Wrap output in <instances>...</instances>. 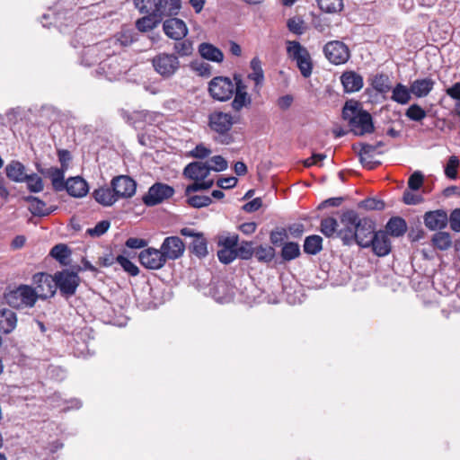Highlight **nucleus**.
<instances>
[{"label":"nucleus","mask_w":460,"mask_h":460,"mask_svg":"<svg viewBox=\"0 0 460 460\" xmlns=\"http://www.w3.org/2000/svg\"><path fill=\"white\" fill-rule=\"evenodd\" d=\"M342 119L350 127V130L357 136L370 134L375 127L370 113L363 110L359 102L349 100L342 109Z\"/></svg>","instance_id":"f257e3e1"},{"label":"nucleus","mask_w":460,"mask_h":460,"mask_svg":"<svg viewBox=\"0 0 460 460\" xmlns=\"http://www.w3.org/2000/svg\"><path fill=\"white\" fill-rule=\"evenodd\" d=\"M134 4L141 13L163 19L177 15L181 8V0H134Z\"/></svg>","instance_id":"f03ea898"},{"label":"nucleus","mask_w":460,"mask_h":460,"mask_svg":"<svg viewBox=\"0 0 460 460\" xmlns=\"http://www.w3.org/2000/svg\"><path fill=\"white\" fill-rule=\"evenodd\" d=\"M234 123L231 113L215 111L208 115V127L216 136L214 139L223 145H229L234 141L230 134Z\"/></svg>","instance_id":"7ed1b4c3"},{"label":"nucleus","mask_w":460,"mask_h":460,"mask_svg":"<svg viewBox=\"0 0 460 460\" xmlns=\"http://www.w3.org/2000/svg\"><path fill=\"white\" fill-rule=\"evenodd\" d=\"M116 49L106 53L105 58L100 61L97 73L104 75L109 81L119 79L128 71L124 58L116 54Z\"/></svg>","instance_id":"20e7f679"},{"label":"nucleus","mask_w":460,"mask_h":460,"mask_svg":"<svg viewBox=\"0 0 460 460\" xmlns=\"http://www.w3.org/2000/svg\"><path fill=\"white\" fill-rule=\"evenodd\" d=\"M286 44L288 58L295 61L301 75L305 78H308L313 71V61L310 53L298 41L287 40Z\"/></svg>","instance_id":"39448f33"},{"label":"nucleus","mask_w":460,"mask_h":460,"mask_svg":"<svg viewBox=\"0 0 460 460\" xmlns=\"http://www.w3.org/2000/svg\"><path fill=\"white\" fill-rule=\"evenodd\" d=\"M7 304L14 308H31L37 302L38 298L34 289L27 285H21L5 295Z\"/></svg>","instance_id":"423d86ee"},{"label":"nucleus","mask_w":460,"mask_h":460,"mask_svg":"<svg viewBox=\"0 0 460 460\" xmlns=\"http://www.w3.org/2000/svg\"><path fill=\"white\" fill-rule=\"evenodd\" d=\"M155 71L164 78H171L180 68L177 56L169 53H159L152 58Z\"/></svg>","instance_id":"0eeeda50"},{"label":"nucleus","mask_w":460,"mask_h":460,"mask_svg":"<svg viewBox=\"0 0 460 460\" xmlns=\"http://www.w3.org/2000/svg\"><path fill=\"white\" fill-rule=\"evenodd\" d=\"M56 289L58 288L63 296L70 297L75 294L80 283V278L76 272L64 270L54 275Z\"/></svg>","instance_id":"6e6552de"},{"label":"nucleus","mask_w":460,"mask_h":460,"mask_svg":"<svg viewBox=\"0 0 460 460\" xmlns=\"http://www.w3.org/2000/svg\"><path fill=\"white\" fill-rule=\"evenodd\" d=\"M359 217L354 210H347L341 217V224L342 228L339 229L338 237L345 245H350L356 235Z\"/></svg>","instance_id":"1a4fd4ad"},{"label":"nucleus","mask_w":460,"mask_h":460,"mask_svg":"<svg viewBox=\"0 0 460 460\" xmlns=\"http://www.w3.org/2000/svg\"><path fill=\"white\" fill-rule=\"evenodd\" d=\"M114 40H105L97 44L86 47L82 53L81 64L85 66H91L100 63L105 58L106 53L112 49Z\"/></svg>","instance_id":"9d476101"},{"label":"nucleus","mask_w":460,"mask_h":460,"mask_svg":"<svg viewBox=\"0 0 460 460\" xmlns=\"http://www.w3.org/2000/svg\"><path fill=\"white\" fill-rule=\"evenodd\" d=\"M210 95L220 102L229 100L234 93V82L226 76L213 78L208 85Z\"/></svg>","instance_id":"9b49d317"},{"label":"nucleus","mask_w":460,"mask_h":460,"mask_svg":"<svg viewBox=\"0 0 460 460\" xmlns=\"http://www.w3.org/2000/svg\"><path fill=\"white\" fill-rule=\"evenodd\" d=\"M174 192V189L172 186L162 182H155L148 189L147 193L143 196L142 199L146 206L153 207L170 199Z\"/></svg>","instance_id":"f8f14e48"},{"label":"nucleus","mask_w":460,"mask_h":460,"mask_svg":"<svg viewBox=\"0 0 460 460\" xmlns=\"http://www.w3.org/2000/svg\"><path fill=\"white\" fill-rule=\"evenodd\" d=\"M325 58L334 65L346 63L349 58V48L340 40H332L325 44L323 48Z\"/></svg>","instance_id":"ddd939ff"},{"label":"nucleus","mask_w":460,"mask_h":460,"mask_svg":"<svg viewBox=\"0 0 460 460\" xmlns=\"http://www.w3.org/2000/svg\"><path fill=\"white\" fill-rule=\"evenodd\" d=\"M111 186L113 188L118 199H130L137 190V182L128 175L113 177L111 181Z\"/></svg>","instance_id":"4468645a"},{"label":"nucleus","mask_w":460,"mask_h":460,"mask_svg":"<svg viewBox=\"0 0 460 460\" xmlns=\"http://www.w3.org/2000/svg\"><path fill=\"white\" fill-rule=\"evenodd\" d=\"M36 287L33 288L37 298L46 299L56 293L54 276L46 273H37L33 276Z\"/></svg>","instance_id":"2eb2a0df"},{"label":"nucleus","mask_w":460,"mask_h":460,"mask_svg":"<svg viewBox=\"0 0 460 460\" xmlns=\"http://www.w3.org/2000/svg\"><path fill=\"white\" fill-rule=\"evenodd\" d=\"M160 249L166 261H174L182 256L185 245L180 237L169 236L164 240Z\"/></svg>","instance_id":"dca6fc26"},{"label":"nucleus","mask_w":460,"mask_h":460,"mask_svg":"<svg viewBox=\"0 0 460 460\" xmlns=\"http://www.w3.org/2000/svg\"><path fill=\"white\" fill-rule=\"evenodd\" d=\"M140 263L146 269L158 270L166 262L161 251L155 248H147L139 253Z\"/></svg>","instance_id":"f3484780"},{"label":"nucleus","mask_w":460,"mask_h":460,"mask_svg":"<svg viewBox=\"0 0 460 460\" xmlns=\"http://www.w3.org/2000/svg\"><path fill=\"white\" fill-rule=\"evenodd\" d=\"M374 234L375 226L373 222L367 218H360L358 223L354 242L363 248L370 247L371 239Z\"/></svg>","instance_id":"a211bd4d"},{"label":"nucleus","mask_w":460,"mask_h":460,"mask_svg":"<svg viewBox=\"0 0 460 460\" xmlns=\"http://www.w3.org/2000/svg\"><path fill=\"white\" fill-rule=\"evenodd\" d=\"M163 30L167 37L174 40H181L188 34L186 23L178 18H170L164 21Z\"/></svg>","instance_id":"6ab92c4d"},{"label":"nucleus","mask_w":460,"mask_h":460,"mask_svg":"<svg viewBox=\"0 0 460 460\" xmlns=\"http://www.w3.org/2000/svg\"><path fill=\"white\" fill-rule=\"evenodd\" d=\"M425 226L430 231L444 229L448 223L447 213L443 209L428 211L423 216Z\"/></svg>","instance_id":"aec40b11"},{"label":"nucleus","mask_w":460,"mask_h":460,"mask_svg":"<svg viewBox=\"0 0 460 460\" xmlns=\"http://www.w3.org/2000/svg\"><path fill=\"white\" fill-rule=\"evenodd\" d=\"M210 171L208 162H192L186 165L183 175L193 181H202L208 176Z\"/></svg>","instance_id":"412c9836"},{"label":"nucleus","mask_w":460,"mask_h":460,"mask_svg":"<svg viewBox=\"0 0 460 460\" xmlns=\"http://www.w3.org/2000/svg\"><path fill=\"white\" fill-rule=\"evenodd\" d=\"M370 246L373 252L379 257L385 256L391 252V242L386 232H376L371 239Z\"/></svg>","instance_id":"4be33fe9"},{"label":"nucleus","mask_w":460,"mask_h":460,"mask_svg":"<svg viewBox=\"0 0 460 460\" xmlns=\"http://www.w3.org/2000/svg\"><path fill=\"white\" fill-rule=\"evenodd\" d=\"M65 186V190L67 193L75 198H83L89 191L87 182L80 176L67 179Z\"/></svg>","instance_id":"5701e85b"},{"label":"nucleus","mask_w":460,"mask_h":460,"mask_svg":"<svg viewBox=\"0 0 460 460\" xmlns=\"http://www.w3.org/2000/svg\"><path fill=\"white\" fill-rule=\"evenodd\" d=\"M341 82L345 93L358 92L364 84L363 77L354 71L344 72L341 76Z\"/></svg>","instance_id":"b1692460"},{"label":"nucleus","mask_w":460,"mask_h":460,"mask_svg":"<svg viewBox=\"0 0 460 460\" xmlns=\"http://www.w3.org/2000/svg\"><path fill=\"white\" fill-rule=\"evenodd\" d=\"M92 195L95 201L103 207H111L119 200L111 186L99 187L93 191Z\"/></svg>","instance_id":"393cba45"},{"label":"nucleus","mask_w":460,"mask_h":460,"mask_svg":"<svg viewBox=\"0 0 460 460\" xmlns=\"http://www.w3.org/2000/svg\"><path fill=\"white\" fill-rule=\"evenodd\" d=\"M435 81L432 78L426 77L414 80L410 87L411 93L417 98H423L429 94L433 90Z\"/></svg>","instance_id":"a878e982"},{"label":"nucleus","mask_w":460,"mask_h":460,"mask_svg":"<svg viewBox=\"0 0 460 460\" xmlns=\"http://www.w3.org/2000/svg\"><path fill=\"white\" fill-rule=\"evenodd\" d=\"M6 176L9 180L14 182H23L26 180L25 166L19 161L13 160L8 163L4 168Z\"/></svg>","instance_id":"bb28decb"},{"label":"nucleus","mask_w":460,"mask_h":460,"mask_svg":"<svg viewBox=\"0 0 460 460\" xmlns=\"http://www.w3.org/2000/svg\"><path fill=\"white\" fill-rule=\"evenodd\" d=\"M65 172L66 170L63 168L58 167H50L44 171H40V172L45 176L50 179L53 189L56 191H61L65 190Z\"/></svg>","instance_id":"cd10ccee"},{"label":"nucleus","mask_w":460,"mask_h":460,"mask_svg":"<svg viewBox=\"0 0 460 460\" xmlns=\"http://www.w3.org/2000/svg\"><path fill=\"white\" fill-rule=\"evenodd\" d=\"M17 324L16 314L8 308L0 309V332L8 334L12 332Z\"/></svg>","instance_id":"c85d7f7f"},{"label":"nucleus","mask_w":460,"mask_h":460,"mask_svg":"<svg viewBox=\"0 0 460 460\" xmlns=\"http://www.w3.org/2000/svg\"><path fill=\"white\" fill-rule=\"evenodd\" d=\"M200 56L209 61L220 63L224 59L223 52L209 43H201L199 47Z\"/></svg>","instance_id":"c756f323"},{"label":"nucleus","mask_w":460,"mask_h":460,"mask_svg":"<svg viewBox=\"0 0 460 460\" xmlns=\"http://www.w3.org/2000/svg\"><path fill=\"white\" fill-rule=\"evenodd\" d=\"M411 87L399 83L392 90L391 99L402 105L407 104L411 100Z\"/></svg>","instance_id":"7c9ffc66"},{"label":"nucleus","mask_w":460,"mask_h":460,"mask_svg":"<svg viewBox=\"0 0 460 460\" xmlns=\"http://www.w3.org/2000/svg\"><path fill=\"white\" fill-rule=\"evenodd\" d=\"M386 231L393 236H402L407 231V224L402 217H392L386 224Z\"/></svg>","instance_id":"2f4dec72"},{"label":"nucleus","mask_w":460,"mask_h":460,"mask_svg":"<svg viewBox=\"0 0 460 460\" xmlns=\"http://www.w3.org/2000/svg\"><path fill=\"white\" fill-rule=\"evenodd\" d=\"M162 21L163 18H158L153 14H146L144 17L137 20L136 27L141 32H147L157 27Z\"/></svg>","instance_id":"473e14b6"},{"label":"nucleus","mask_w":460,"mask_h":460,"mask_svg":"<svg viewBox=\"0 0 460 460\" xmlns=\"http://www.w3.org/2000/svg\"><path fill=\"white\" fill-rule=\"evenodd\" d=\"M27 201L30 202V211L34 216L45 217L49 216L53 211L52 208H47L46 203L44 201L40 200L36 197L30 196L27 198Z\"/></svg>","instance_id":"72a5a7b5"},{"label":"nucleus","mask_w":460,"mask_h":460,"mask_svg":"<svg viewBox=\"0 0 460 460\" xmlns=\"http://www.w3.org/2000/svg\"><path fill=\"white\" fill-rule=\"evenodd\" d=\"M323 249V238L320 235L313 234L305 238L304 252L307 254L315 255Z\"/></svg>","instance_id":"f704fd0d"},{"label":"nucleus","mask_w":460,"mask_h":460,"mask_svg":"<svg viewBox=\"0 0 460 460\" xmlns=\"http://www.w3.org/2000/svg\"><path fill=\"white\" fill-rule=\"evenodd\" d=\"M190 250L199 258H204L208 255V242L203 234L192 240Z\"/></svg>","instance_id":"c9c22d12"},{"label":"nucleus","mask_w":460,"mask_h":460,"mask_svg":"<svg viewBox=\"0 0 460 460\" xmlns=\"http://www.w3.org/2000/svg\"><path fill=\"white\" fill-rule=\"evenodd\" d=\"M431 242L440 251H447L452 246V238L447 232L438 231L432 236Z\"/></svg>","instance_id":"e433bc0d"},{"label":"nucleus","mask_w":460,"mask_h":460,"mask_svg":"<svg viewBox=\"0 0 460 460\" xmlns=\"http://www.w3.org/2000/svg\"><path fill=\"white\" fill-rule=\"evenodd\" d=\"M109 40H114L115 43L112 44V49H115L116 51L122 46H128L134 40V32L131 30H122L115 39H110Z\"/></svg>","instance_id":"4c0bfd02"},{"label":"nucleus","mask_w":460,"mask_h":460,"mask_svg":"<svg viewBox=\"0 0 460 460\" xmlns=\"http://www.w3.org/2000/svg\"><path fill=\"white\" fill-rule=\"evenodd\" d=\"M251 68L252 69V72L248 75V77L255 83L256 86L261 85L264 80V73L261 60L258 58H253L252 59Z\"/></svg>","instance_id":"58836bf2"},{"label":"nucleus","mask_w":460,"mask_h":460,"mask_svg":"<svg viewBox=\"0 0 460 460\" xmlns=\"http://www.w3.org/2000/svg\"><path fill=\"white\" fill-rule=\"evenodd\" d=\"M319 8L327 13H336L343 9L342 0H316Z\"/></svg>","instance_id":"ea45409f"},{"label":"nucleus","mask_w":460,"mask_h":460,"mask_svg":"<svg viewBox=\"0 0 460 460\" xmlns=\"http://www.w3.org/2000/svg\"><path fill=\"white\" fill-rule=\"evenodd\" d=\"M338 221L333 217H326L323 218L321 221V232L326 236V237H332L337 236L338 237Z\"/></svg>","instance_id":"a19ab883"},{"label":"nucleus","mask_w":460,"mask_h":460,"mask_svg":"<svg viewBox=\"0 0 460 460\" xmlns=\"http://www.w3.org/2000/svg\"><path fill=\"white\" fill-rule=\"evenodd\" d=\"M253 254L259 261L267 263L273 260L275 249L270 245H260L254 249Z\"/></svg>","instance_id":"79ce46f5"},{"label":"nucleus","mask_w":460,"mask_h":460,"mask_svg":"<svg viewBox=\"0 0 460 460\" xmlns=\"http://www.w3.org/2000/svg\"><path fill=\"white\" fill-rule=\"evenodd\" d=\"M371 85L376 92L381 93H385L391 89L389 77L384 74L375 75Z\"/></svg>","instance_id":"37998d69"},{"label":"nucleus","mask_w":460,"mask_h":460,"mask_svg":"<svg viewBox=\"0 0 460 460\" xmlns=\"http://www.w3.org/2000/svg\"><path fill=\"white\" fill-rule=\"evenodd\" d=\"M300 255V247L296 243L289 242L284 244L281 256L284 261H292Z\"/></svg>","instance_id":"c03bdc74"},{"label":"nucleus","mask_w":460,"mask_h":460,"mask_svg":"<svg viewBox=\"0 0 460 460\" xmlns=\"http://www.w3.org/2000/svg\"><path fill=\"white\" fill-rule=\"evenodd\" d=\"M23 182L27 183V188L31 192L38 193L43 190L42 179L36 173L27 174Z\"/></svg>","instance_id":"a18cd8bd"},{"label":"nucleus","mask_w":460,"mask_h":460,"mask_svg":"<svg viewBox=\"0 0 460 460\" xmlns=\"http://www.w3.org/2000/svg\"><path fill=\"white\" fill-rule=\"evenodd\" d=\"M405 116L412 121L419 122L426 118L427 113L419 104L414 103L406 110Z\"/></svg>","instance_id":"49530a36"},{"label":"nucleus","mask_w":460,"mask_h":460,"mask_svg":"<svg viewBox=\"0 0 460 460\" xmlns=\"http://www.w3.org/2000/svg\"><path fill=\"white\" fill-rule=\"evenodd\" d=\"M234 93V98L232 102V107L234 111H239L243 107L249 105L251 103V99L248 96L247 92H236Z\"/></svg>","instance_id":"de8ad7c7"},{"label":"nucleus","mask_w":460,"mask_h":460,"mask_svg":"<svg viewBox=\"0 0 460 460\" xmlns=\"http://www.w3.org/2000/svg\"><path fill=\"white\" fill-rule=\"evenodd\" d=\"M173 49L180 57L190 56L193 52L192 42L189 40H176Z\"/></svg>","instance_id":"09e8293b"},{"label":"nucleus","mask_w":460,"mask_h":460,"mask_svg":"<svg viewBox=\"0 0 460 460\" xmlns=\"http://www.w3.org/2000/svg\"><path fill=\"white\" fill-rule=\"evenodd\" d=\"M187 203L192 208H200L210 205L212 199L208 196L194 195L188 198Z\"/></svg>","instance_id":"8fccbe9b"},{"label":"nucleus","mask_w":460,"mask_h":460,"mask_svg":"<svg viewBox=\"0 0 460 460\" xmlns=\"http://www.w3.org/2000/svg\"><path fill=\"white\" fill-rule=\"evenodd\" d=\"M459 166V159L456 155L449 157L445 166V174L447 178L455 180L457 177V168Z\"/></svg>","instance_id":"3c124183"},{"label":"nucleus","mask_w":460,"mask_h":460,"mask_svg":"<svg viewBox=\"0 0 460 460\" xmlns=\"http://www.w3.org/2000/svg\"><path fill=\"white\" fill-rule=\"evenodd\" d=\"M116 261L122 267V269L131 276H137L139 273V270L131 261L123 255H119L116 258Z\"/></svg>","instance_id":"603ef678"},{"label":"nucleus","mask_w":460,"mask_h":460,"mask_svg":"<svg viewBox=\"0 0 460 460\" xmlns=\"http://www.w3.org/2000/svg\"><path fill=\"white\" fill-rule=\"evenodd\" d=\"M238 239V235L234 234L221 235L218 239V245L221 246V248L236 250Z\"/></svg>","instance_id":"864d4df0"},{"label":"nucleus","mask_w":460,"mask_h":460,"mask_svg":"<svg viewBox=\"0 0 460 460\" xmlns=\"http://www.w3.org/2000/svg\"><path fill=\"white\" fill-rule=\"evenodd\" d=\"M214 184L213 180H202L201 182H199V181H195L193 184H190L186 187L185 189V195L190 196L191 192L199 191V190H205L210 189Z\"/></svg>","instance_id":"5fc2aeb1"},{"label":"nucleus","mask_w":460,"mask_h":460,"mask_svg":"<svg viewBox=\"0 0 460 460\" xmlns=\"http://www.w3.org/2000/svg\"><path fill=\"white\" fill-rule=\"evenodd\" d=\"M236 250L221 248L217 252L218 260L224 264H229L237 258Z\"/></svg>","instance_id":"6e6d98bb"},{"label":"nucleus","mask_w":460,"mask_h":460,"mask_svg":"<svg viewBox=\"0 0 460 460\" xmlns=\"http://www.w3.org/2000/svg\"><path fill=\"white\" fill-rule=\"evenodd\" d=\"M287 26L292 33L296 35H301L305 31L304 21L297 17L288 19Z\"/></svg>","instance_id":"4d7b16f0"},{"label":"nucleus","mask_w":460,"mask_h":460,"mask_svg":"<svg viewBox=\"0 0 460 460\" xmlns=\"http://www.w3.org/2000/svg\"><path fill=\"white\" fill-rule=\"evenodd\" d=\"M50 254L58 261L64 262V261L69 256L70 252L66 245L57 244L51 249Z\"/></svg>","instance_id":"13d9d810"},{"label":"nucleus","mask_w":460,"mask_h":460,"mask_svg":"<svg viewBox=\"0 0 460 460\" xmlns=\"http://www.w3.org/2000/svg\"><path fill=\"white\" fill-rule=\"evenodd\" d=\"M236 251L238 252L237 257H240L243 260H249L254 252L252 243L250 242H243L236 247Z\"/></svg>","instance_id":"bf43d9fd"},{"label":"nucleus","mask_w":460,"mask_h":460,"mask_svg":"<svg viewBox=\"0 0 460 460\" xmlns=\"http://www.w3.org/2000/svg\"><path fill=\"white\" fill-rule=\"evenodd\" d=\"M424 176L420 171L414 172L408 180V187L411 190H418L422 186Z\"/></svg>","instance_id":"052dcab7"},{"label":"nucleus","mask_w":460,"mask_h":460,"mask_svg":"<svg viewBox=\"0 0 460 460\" xmlns=\"http://www.w3.org/2000/svg\"><path fill=\"white\" fill-rule=\"evenodd\" d=\"M110 226H111V224L109 221L102 220V221H100L99 223H97L94 227L89 228L87 230V233L91 236H101L102 234H103L104 233H106L108 231V229L110 228Z\"/></svg>","instance_id":"680f3d73"},{"label":"nucleus","mask_w":460,"mask_h":460,"mask_svg":"<svg viewBox=\"0 0 460 460\" xmlns=\"http://www.w3.org/2000/svg\"><path fill=\"white\" fill-rule=\"evenodd\" d=\"M211 154V150L203 144L197 145L194 149L190 151L189 155L198 159H204Z\"/></svg>","instance_id":"e2e57ef3"},{"label":"nucleus","mask_w":460,"mask_h":460,"mask_svg":"<svg viewBox=\"0 0 460 460\" xmlns=\"http://www.w3.org/2000/svg\"><path fill=\"white\" fill-rule=\"evenodd\" d=\"M210 163L212 164L211 165H209V167L211 168V171L222 172L227 168V162L221 155L213 156L210 159Z\"/></svg>","instance_id":"0e129e2a"},{"label":"nucleus","mask_w":460,"mask_h":460,"mask_svg":"<svg viewBox=\"0 0 460 460\" xmlns=\"http://www.w3.org/2000/svg\"><path fill=\"white\" fill-rule=\"evenodd\" d=\"M450 228L456 233H460V208L452 210L448 217Z\"/></svg>","instance_id":"69168bd1"},{"label":"nucleus","mask_w":460,"mask_h":460,"mask_svg":"<svg viewBox=\"0 0 460 460\" xmlns=\"http://www.w3.org/2000/svg\"><path fill=\"white\" fill-rule=\"evenodd\" d=\"M270 238L274 245L281 244L288 238L287 231L284 228L274 230L270 233Z\"/></svg>","instance_id":"338daca9"},{"label":"nucleus","mask_w":460,"mask_h":460,"mask_svg":"<svg viewBox=\"0 0 460 460\" xmlns=\"http://www.w3.org/2000/svg\"><path fill=\"white\" fill-rule=\"evenodd\" d=\"M362 207L368 210H382L385 208V203L376 199H367L362 201Z\"/></svg>","instance_id":"774afa93"}]
</instances>
